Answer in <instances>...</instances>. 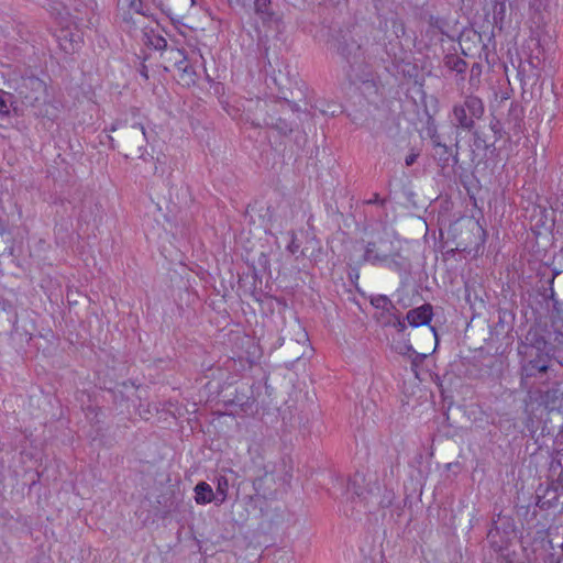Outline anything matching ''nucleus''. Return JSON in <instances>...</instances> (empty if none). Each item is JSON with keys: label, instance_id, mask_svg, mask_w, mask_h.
<instances>
[{"label": "nucleus", "instance_id": "6", "mask_svg": "<svg viewBox=\"0 0 563 563\" xmlns=\"http://www.w3.org/2000/svg\"><path fill=\"white\" fill-rule=\"evenodd\" d=\"M432 306L424 303L418 308L411 309L407 312L406 319L411 327H420L428 324L432 319Z\"/></svg>", "mask_w": 563, "mask_h": 563}, {"label": "nucleus", "instance_id": "19", "mask_svg": "<svg viewBox=\"0 0 563 563\" xmlns=\"http://www.w3.org/2000/svg\"><path fill=\"white\" fill-rule=\"evenodd\" d=\"M285 106H287V103L278 100L271 101L269 103L267 101H257V108L267 109L274 113L278 110L279 107L284 108Z\"/></svg>", "mask_w": 563, "mask_h": 563}, {"label": "nucleus", "instance_id": "29", "mask_svg": "<svg viewBox=\"0 0 563 563\" xmlns=\"http://www.w3.org/2000/svg\"><path fill=\"white\" fill-rule=\"evenodd\" d=\"M431 331H433L434 335L437 336V332H435L434 328H431Z\"/></svg>", "mask_w": 563, "mask_h": 563}, {"label": "nucleus", "instance_id": "7", "mask_svg": "<svg viewBox=\"0 0 563 563\" xmlns=\"http://www.w3.org/2000/svg\"><path fill=\"white\" fill-rule=\"evenodd\" d=\"M431 143L432 157L441 168L448 167L452 157L451 150L440 141V136L435 133L431 135Z\"/></svg>", "mask_w": 563, "mask_h": 563}, {"label": "nucleus", "instance_id": "18", "mask_svg": "<svg viewBox=\"0 0 563 563\" xmlns=\"http://www.w3.org/2000/svg\"><path fill=\"white\" fill-rule=\"evenodd\" d=\"M12 98L10 92L0 89V117H5L10 113Z\"/></svg>", "mask_w": 563, "mask_h": 563}, {"label": "nucleus", "instance_id": "30", "mask_svg": "<svg viewBox=\"0 0 563 563\" xmlns=\"http://www.w3.org/2000/svg\"><path fill=\"white\" fill-rule=\"evenodd\" d=\"M561 550H562V552H563V543L561 544Z\"/></svg>", "mask_w": 563, "mask_h": 563}, {"label": "nucleus", "instance_id": "25", "mask_svg": "<svg viewBox=\"0 0 563 563\" xmlns=\"http://www.w3.org/2000/svg\"><path fill=\"white\" fill-rule=\"evenodd\" d=\"M288 249L291 253H295L298 249H299V245L296 244L294 241L288 245Z\"/></svg>", "mask_w": 563, "mask_h": 563}, {"label": "nucleus", "instance_id": "22", "mask_svg": "<svg viewBox=\"0 0 563 563\" xmlns=\"http://www.w3.org/2000/svg\"><path fill=\"white\" fill-rule=\"evenodd\" d=\"M394 27H396L395 33H396V35H397V36H400V35H404V34H405V25H404V23H402V22H400V21H395V22H394Z\"/></svg>", "mask_w": 563, "mask_h": 563}, {"label": "nucleus", "instance_id": "28", "mask_svg": "<svg viewBox=\"0 0 563 563\" xmlns=\"http://www.w3.org/2000/svg\"><path fill=\"white\" fill-rule=\"evenodd\" d=\"M118 126H119V123H118V124H115V125H113V126L111 128V131H115V130L118 129Z\"/></svg>", "mask_w": 563, "mask_h": 563}, {"label": "nucleus", "instance_id": "16", "mask_svg": "<svg viewBox=\"0 0 563 563\" xmlns=\"http://www.w3.org/2000/svg\"><path fill=\"white\" fill-rule=\"evenodd\" d=\"M444 64L449 69L454 70L459 74L464 73L467 67L466 63L462 58L454 55L446 56L444 59Z\"/></svg>", "mask_w": 563, "mask_h": 563}, {"label": "nucleus", "instance_id": "17", "mask_svg": "<svg viewBox=\"0 0 563 563\" xmlns=\"http://www.w3.org/2000/svg\"><path fill=\"white\" fill-rule=\"evenodd\" d=\"M363 482H364L363 476L360 474H356L353 478L350 479V482L347 484V492L357 497L366 498L364 495V490L361 487Z\"/></svg>", "mask_w": 563, "mask_h": 563}, {"label": "nucleus", "instance_id": "26", "mask_svg": "<svg viewBox=\"0 0 563 563\" xmlns=\"http://www.w3.org/2000/svg\"><path fill=\"white\" fill-rule=\"evenodd\" d=\"M234 1L236 4L242 5V7H245L246 2H247V0H234Z\"/></svg>", "mask_w": 563, "mask_h": 563}, {"label": "nucleus", "instance_id": "10", "mask_svg": "<svg viewBox=\"0 0 563 563\" xmlns=\"http://www.w3.org/2000/svg\"><path fill=\"white\" fill-rule=\"evenodd\" d=\"M264 125L274 128L283 134H288L292 131L291 125L282 118L275 119L272 113H267V117L263 120Z\"/></svg>", "mask_w": 563, "mask_h": 563}, {"label": "nucleus", "instance_id": "8", "mask_svg": "<svg viewBox=\"0 0 563 563\" xmlns=\"http://www.w3.org/2000/svg\"><path fill=\"white\" fill-rule=\"evenodd\" d=\"M25 86L30 87L36 93V96H32V95H27V93L24 95L25 101L29 104L34 106L36 102H38L42 99V96L45 93L46 85L43 80L32 77L26 80Z\"/></svg>", "mask_w": 563, "mask_h": 563}, {"label": "nucleus", "instance_id": "1", "mask_svg": "<svg viewBox=\"0 0 563 563\" xmlns=\"http://www.w3.org/2000/svg\"><path fill=\"white\" fill-rule=\"evenodd\" d=\"M545 345V340L539 338L533 345L527 347L525 354L528 358L523 360L520 365L521 385L526 384L529 378L536 377L538 374L545 373L549 369L551 356L549 353L543 352Z\"/></svg>", "mask_w": 563, "mask_h": 563}, {"label": "nucleus", "instance_id": "5", "mask_svg": "<svg viewBox=\"0 0 563 563\" xmlns=\"http://www.w3.org/2000/svg\"><path fill=\"white\" fill-rule=\"evenodd\" d=\"M254 12L264 25L278 24L280 20L271 0H254Z\"/></svg>", "mask_w": 563, "mask_h": 563}, {"label": "nucleus", "instance_id": "20", "mask_svg": "<svg viewBox=\"0 0 563 563\" xmlns=\"http://www.w3.org/2000/svg\"><path fill=\"white\" fill-rule=\"evenodd\" d=\"M389 316L391 319L387 322V324L394 327L398 332H404L407 328L405 320H401L394 312Z\"/></svg>", "mask_w": 563, "mask_h": 563}, {"label": "nucleus", "instance_id": "9", "mask_svg": "<svg viewBox=\"0 0 563 563\" xmlns=\"http://www.w3.org/2000/svg\"><path fill=\"white\" fill-rule=\"evenodd\" d=\"M195 500L199 505H206L214 500V493L206 482H199L195 487Z\"/></svg>", "mask_w": 563, "mask_h": 563}, {"label": "nucleus", "instance_id": "14", "mask_svg": "<svg viewBox=\"0 0 563 563\" xmlns=\"http://www.w3.org/2000/svg\"><path fill=\"white\" fill-rule=\"evenodd\" d=\"M388 258L387 254H380L377 249L376 244L373 242L367 243L365 253H364V260L366 262H371L373 264L378 262H385Z\"/></svg>", "mask_w": 563, "mask_h": 563}, {"label": "nucleus", "instance_id": "27", "mask_svg": "<svg viewBox=\"0 0 563 563\" xmlns=\"http://www.w3.org/2000/svg\"><path fill=\"white\" fill-rule=\"evenodd\" d=\"M406 350H407L408 352H412L413 354H416V352L412 350V347H411L410 345H407V346H406Z\"/></svg>", "mask_w": 563, "mask_h": 563}, {"label": "nucleus", "instance_id": "4", "mask_svg": "<svg viewBox=\"0 0 563 563\" xmlns=\"http://www.w3.org/2000/svg\"><path fill=\"white\" fill-rule=\"evenodd\" d=\"M122 145L126 151L137 154L140 158L144 157L147 137L144 125L134 122L131 125H124L120 133Z\"/></svg>", "mask_w": 563, "mask_h": 563}, {"label": "nucleus", "instance_id": "24", "mask_svg": "<svg viewBox=\"0 0 563 563\" xmlns=\"http://www.w3.org/2000/svg\"><path fill=\"white\" fill-rule=\"evenodd\" d=\"M366 203H368V205H372V203H380V205H383L384 200H382L379 198L378 194H374L373 197L366 201Z\"/></svg>", "mask_w": 563, "mask_h": 563}, {"label": "nucleus", "instance_id": "11", "mask_svg": "<svg viewBox=\"0 0 563 563\" xmlns=\"http://www.w3.org/2000/svg\"><path fill=\"white\" fill-rule=\"evenodd\" d=\"M340 52L349 62H356L363 55L361 45L356 42H351L350 44L346 43L340 46Z\"/></svg>", "mask_w": 563, "mask_h": 563}, {"label": "nucleus", "instance_id": "13", "mask_svg": "<svg viewBox=\"0 0 563 563\" xmlns=\"http://www.w3.org/2000/svg\"><path fill=\"white\" fill-rule=\"evenodd\" d=\"M371 303L375 308L380 309V310L387 312L388 314H393V312L396 311L395 305L385 295H377V296L372 297Z\"/></svg>", "mask_w": 563, "mask_h": 563}, {"label": "nucleus", "instance_id": "15", "mask_svg": "<svg viewBox=\"0 0 563 563\" xmlns=\"http://www.w3.org/2000/svg\"><path fill=\"white\" fill-rule=\"evenodd\" d=\"M186 55L181 49L178 48H170L167 51V59L169 62H173V64L178 68L183 69L184 71L187 70V67L184 66L186 62Z\"/></svg>", "mask_w": 563, "mask_h": 563}, {"label": "nucleus", "instance_id": "23", "mask_svg": "<svg viewBox=\"0 0 563 563\" xmlns=\"http://www.w3.org/2000/svg\"><path fill=\"white\" fill-rule=\"evenodd\" d=\"M417 157H418V154H416V153L409 154L405 159L406 165L411 166L417 161Z\"/></svg>", "mask_w": 563, "mask_h": 563}, {"label": "nucleus", "instance_id": "21", "mask_svg": "<svg viewBox=\"0 0 563 563\" xmlns=\"http://www.w3.org/2000/svg\"><path fill=\"white\" fill-rule=\"evenodd\" d=\"M153 45L156 49H166L167 48V41L162 37L157 36L155 41L153 42Z\"/></svg>", "mask_w": 563, "mask_h": 563}, {"label": "nucleus", "instance_id": "3", "mask_svg": "<svg viewBox=\"0 0 563 563\" xmlns=\"http://www.w3.org/2000/svg\"><path fill=\"white\" fill-rule=\"evenodd\" d=\"M120 16L126 29L144 27L143 20L148 18V10L144 8L142 0H118Z\"/></svg>", "mask_w": 563, "mask_h": 563}, {"label": "nucleus", "instance_id": "2", "mask_svg": "<svg viewBox=\"0 0 563 563\" xmlns=\"http://www.w3.org/2000/svg\"><path fill=\"white\" fill-rule=\"evenodd\" d=\"M483 114V101L475 96H467L462 103L453 107V117L457 126L467 131L474 128L475 120L481 119Z\"/></svg>", "mask_w": 563, "mask_h": 563}, {"label": "nucleus", "instance_id": "12", "mask_svg": "<svg viewBox=\"0 0 563 563\" xmlns=\"http://www.w3.org/2000/svg\"><path fill=\"white\" fill-rule=\"evenodd\" d=\"M229 481L225 476H219L217 479V489L214 493V501L222 505L228 498Z\"/></svg>", "mask_w": 563, "mask_h": 563}]
</instances>
